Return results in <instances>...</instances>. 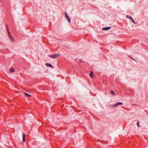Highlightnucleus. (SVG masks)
I'll list each match as a JSON object with an SVG mask.
<instances>
[{
    "label": "nucleus",
    "mask_w": 148,
    "mask_h": 148,
    "mask_svg": "<svg viewBox=\"0 0 148 148\" xmlns=\"http://www.w3.org/2000/svg\"><path fill=\"white\" fill-rule=\"evenodd\" d=\"M65 16V17L66 18V19L68 20L69 22L70 23H71V19L69 16L68 15L67 13L66 12H65L64 13Z\"/></svg>",
    "instance_id": "nucleus-2"
},
{
    "label": "nucleus",
    "mask_w": 148,
    "mask_h": 148,
    "mask_svg": "<svg viewBox=\"0 0 148 148\" xmlns=\"http://www.w3.org/2000/svg\"><path fill=\"white\" fill-rule=\"evenodd\" d=\"M126 17L127 18L130 19H131L132 18V17L130 16H129V15H127Z\"/></svg>",
    "instance_id": "nucleus-8"
},
{
    "label": "nucleus",
    "mask_w": 148,
    "mask_h": 148,
    "mask_svg": "<svg viewBox=\"0 0 148 148\" xmlns=\"http://www.w3.org/2000/svg\"><path fill=\"white\" fill-rule=\"evenodd\" d=\"M93 74V72L92 71H91L90 74V77H92V76Z\"/></svg>",
    "instance_id": "nucleus-12"
},
{
    "label": "nucleus",
    "mask_w": 148,
    "mask_h": 148,
    "mask_svg": "<svg viewBox=\"0 0 148 148\" xmlns=\"http://www.w3.org/2000/svg\"><path fill=\"white\" fill-rule=\"evenodd\" d=\"M132 20V22L134 23H136L135 22H134V20H133V19H132V18L131 19Z\"/></svg>",
    "instance_id": "nucleus-14"
},
{
    "label": "nucleus",
    "mask_w": 148,
    "mask_h": 148,
    "mask_svg": "<svg viewBox=\"0 0 148 148\" xmlns=\"http://www.w3.org/2000/svg\"><path fill=\"white\" fill-rule=\"evenodd\" d=\"M23 141L25 142V135L24 134H23Z\"/></svg>",
    "instance_id": "nucleus-7"
},
{
    "label": "nucleus",
    "mask_w": 148,
    "mask_h": 148,
    "mask_svg": "<svg viewBox=\"0 0 148 148\" xmlns=\"http://www.w3.org/2000/svg\"><path fill=\"white\" fill-rule=\"evenodd\" d=\"M24 93L27 96H28V97H30L31 96L30 95H29V94H28L27 93Z\"/></svg>",
    "instance_id": "nucleus-10"
},
{
    "label": "nucleus",
    "mask_w": 148,
    "mask_h": 148,
    "mask_svg": "<svg viewBox=\"0 0 148 148\" xmlns=\"http://www.w3.org/2000/svg\"><path fill=\"white\" fill-rule=\"evenodd\" d=\"M45 65L47 66L50 67H51L52 68H53V66H52V65L51 64L49 63H46L45 64Z\"/></svg>",
    "instance_id": "nucleus-6"
},
{
    "label": "nucleus",
    "mask_w": 148,
    "mask_h": 148,
    "mask_svg": "<svg viewBox=\"0 0 148 148\" xmlns=\"http://www.w3.org/2000/svg\"><path fill=\"white\" fill-rule=\"evenodd\" d=\"M111 27H105L102 28V30H108L111 28Z\"/></svg>",
    "instance_id": "nucleus-5"
},
{
    "label": "nucleus",
    "mask_w": 148,
    "mask_h": 148,
    "mask_svg": "<svg viewBox=\"0 0 148 148\" xmlns=\"http://www.w3.org/2000/svg\"><path fill=\"white\" fill-rule=\"evenodd\" d=\"M123 104V103L121 102H118L116 104H115V105H114L113 106V107H116L119 105H122Z\"/></svg>",
    "instance_id": "nucleus-4"
},
{
    "label": "nucleus",
    "mask_w": 148,
    "mask_h": 148,
    "mask_svg": "<svg viewBox=\"0 0 148 148\" xmlns=\"http://www.w3.org/2000/svg\"><path fill=\"white\" fill-rule=\"evenodd\" d=\"M9 70L10 72L11 73L13 72L14 71V70L13 69H10Z\"/></svg>",
    "instance_id": "nucleus-9"
},
{
    "label": "nucleus",
    "mask_w": 148,
    "mask_h": 148,
    "mask_svg": "<svg viewBox=\"0 0 148 148\" xmlns=\"http://www.w3.org/2000/svg\"><path fill=\"white\" fill-rule=\"evenodd\" d=\"M137 126H138V127H139L140 126V125L139 124V122H137Z\"/></svg>",
    "instance_id": "nucleus-13"
},
{
    "label": "nucleus",
    "mask_w": 148,
    "mask_h": 148,
    "mask_svg": "<svg viewBox=\"0 0 148 148\" xmlns=\"http://www.w3.org/2000/svg\"><path fill=\"white\" fill-rule=\"evenodd\" d=\"M111 93L113 95H115V92L112 90L110 91Z\"/></svg>",
    "instance_id": "nucleus-11"
},
{
    "label": "nucleus",
    "mask_w": 148,
    "mask_h": 148,
    "mask_svg": "<svg viewBox=\"0 0 148 148\" xmlns=\"http://www.w3.org/2000/svg\"><path fill=\"white\" fill-rule=\"evenodd\" d=\"M80 62H82V61L81 60H80Z\"/></svg>",
    "instance_id": "nucleus-15"
},
{
    "label": "nucleus",
    "mask_w": 148,
    "mask_h": 148,
    "mask_svg": "<svg viewBox=\"0 0 148 148\" xmlns=\"http://www.w3.org/2000/svg\"><path fill=\"white\" fill-rule=\"evenodd\" d=\"M60 56V54L59 53H56L53 55H52L49 56L53 58H57L59 57Z\"/></svg>",
    "instance_id": "nucleus-1"
},
{
    "label": "nucleus",
    "mask_w": 148,
    "mask_h": 148,
    "mask_svg": "<svg viewBox=\"0 0 148 148\" xmlns=\"http://www.w3.org/2000/svg\"><path fill=\"white\" fill-rule=\"evenodd\" d=\"M7 31L8 32V34L9 35V36H10V40L12 41H13V39H12V38L11 35H10V32H9V29H8V26L7 25Z\"/></svg>",
    "instance_id": "nucleus-3"
}]
</instances>
